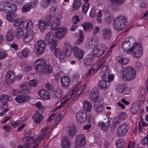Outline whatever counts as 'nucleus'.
Here are the masks:
<instances>
[{"mask_svg":"<svg viewBox=\"0 0 148 148\" xmlns=\"http://www.w3.org/2000/svg\"><path fill=\"white\" fill-rule=\"evenodd\" d=\"M85 31H90L92 29V25L91 23L87 22L82 25Z\"/></svg>","mask_w":148,"mask_h":148,"instance_id":"obj_35","label":"nucleus"},{"mask_svg":"<svg viewBox=\"0 0 148 148\" xmlns=\"http://www.w3.org/2000/svg\"><path fill=\"white\" fill-rule=\"evenodd\" d=\"M74 56L79 59L82 58L84 56V52L81 49L76 46H74L73 48Z\"/></svg>","mask_w":148,"mask_h":148,"instance_id":"obj_15","label":"nucleus"},{"mask_svg":"<svg viewBox=\"0 0 148 148\" xmlns=\"http://www.w3.org/2000/svg\"><path fill=\"white\" fill-rule=\"evenodd\" d=\"M30 51L27 48H26L22 50L21 54L24 57H27L28 56L29 53Z\"/></svg>","mask_w":148,"mask_h":148,"instance_id":"obj_58","label":"nucleus"},{"mask_svg":"<svg viewBox=\"0 0 148 148\" xmlns=\"http://www.w3.org/2000/svg\"><path fill=\"white\" fill-rule=\"evenodd\" d=\"M104 63H102L101 62L99 63V68L101 69L100 75L101 77L103 79H106L107 76L109 74V71L108 69V66L107 65H103Z\"/></svg>","mask_w":148,"mask_h":148,"instance_id":"obj_7","label":"nucleus"},{"mask_svg":"<svg viewBox=\"0 0 148 148\" xmlns=\"http://www.w3.org/2000/svg\"><path fill=\"white\" fill-rule=\"evenodd\" d=\"M35 105L36 107L39 108V109L42 110L45 108L44 106L43 105L42 103L40 101H38L35 104Z\"/></svg>","mask_w":148,"mask_h":148,"instance_id":"obj_63","label":"nucleus"},{"mask_svg":"<svg viewBox=\"0 0 148 148\" xmlns=\"http://www.w3.org/2000/svg\"><path fill=\"white\" fill-rule=\"evenodd\" d=\"M38 82L37 80L33 79L29 82V84L31 86L33 87H35L37 85Z\"/></svg>","mask_w":148,"mask_h":148,"instance_id":"obj_62","label":"nucleus"},{"mask_svg":"<svg viewBox=\"0 0 148 148\" xmlns=\"http://www.w3.org/2000/svg\"><path fill=\"white\" fill-rule=\"evenodd\" d=\"M93 62V58L91 55H87L84 58V64L87 66L91 65Z\"/></svg>","mask_w":148,"mask_h":148,"instance_id":"obj_25","label":"nucleus"},{"mask_svg":"<svg viewBox=\"0 0 148 148\" xmlns=\"http://www.w3.org/2000/svg\"><path fill=\"white\" fill-rule=\"evenodd\" d=\"M71 80L70 78L66 76H63L61 79V83L62 87L67 89L70 85Z\"/></svg>","mask_w":148,"mask_h":148,"instance_id":"obj_17","label":"nucleus"},{"mask_svg":"<svg viewBox=\"0 0 148 148\" xmlns=\"http://www.w3.org/2000/svg\"><path fill=\"white\" fill-rule=\"evenodd\" d=\"M116 60L120 63L123 64H126L128 62V60L126 58H121L120 56L116 58Z\"/></svg>","mask_w":148,"mask_h":148,"instance_id":"obj_46","label":"nucleus"},{"mask_svg":"<svg viewBox=\"0 0 148 148\" xmlns=\"http://www.w3.org/2000/svg\"><path fill=\"white\" fill-rule=\"evenodd\" d=\"M135 42L134 39L132 38H130L124 40L122 45L123 50H125L128 54L132 52V47H130L131 46L134 44V43Z\"/></svg>","mask_w":148,"mask_h":148,"instance_id":"obj_4","label":"nucleus"},{"mask_svg":"<svg viewBox=\"0 0 148 148\" xmlns=\"http://www.w3.org/2000/svg\"><path fill=\"white\" fill-rule=\"evenodd\" d=\"M38 24L39 28L41 31L42 32L44 31L47 26L46 23L40 19L38 21Z\"/></svg>","mask_w":148,"mask_h":148,"instance_id":"obj_34","label":"nucleus"},{"mask_svg":"<svg viewBox=\"0 0 148 148\" xmlns=\"http://www.w3.org/2000/svg\"><path fill=\"white\" fill-rule=\"evenodd\" d=\"M36 3L34 1H32L28 4H26L22 8V11L23 12H26L29 11L31 9L34 8Z\"/></svg>","mask_w":148,"mask_h":148,"instance_id":"obj_21","label":"nucleus"},{"mask_svg":"<svg viewBox=\"0 0 148 148\" xmlns=\"http://www.w3.org/2000/svg\"><path fill=\"white\" fill-rule=\"evenodd\" d=\"M50 2L47 0H42L41 2V5L43 7L46 8L50 4Z\"/></svg>","mask_w":148,"mask_h":148,"instance_id":"obj_53","label":"nucleus"},{"mask_svg":"<svg viewBox=\"0 0 148 148\" xmlns=\"http://www.w3.org/2000/svg\"><path fill=\"white\" fill-rule=\"evenodd\" d=\"M140 44H134L132 47V52L133 55L136 58L140 57L142 54L143 49Z\"/></svg>","mask_w":148,"mask_h":148,"instance_id":"obj_6","label":"nucleus"},{"mask_svg":"<svg viewBox=\"0 0 148 148\" xmlns=\"http://www.w3.org/2000/svg\"><path fill=\"white\" fill-rule=\"evenodd\" d=\"M46 47L45 42L42 40L38 41L35 47V51L36 55H40L44 52Z\"/></svg>","mask_w":148,"mask_h":148,"instance_id":"obj_5","label":"nucleus"},{"mask_svg":"<svg viewBox=\"0 0 148 148\" xmlns=\"http://www.w3.org/2000/svg\"><path fill=\"white\" fill-rule=\"evenodd\" d=\"M0 100L1 101H11L12 100V98L11 97L8 95H2L0 96Z\"/></svg>","mask_w":148,"mask_h":148,"instance_id":"obj_40","label":"nucleus"},{"mask_svg":"<svg viewBox=\"0 0 148 148\" xmlns=\"http://www.w3.org/2000/svg\"><path fill=\"white\" fill-rule=\"evenodd\" d=\"M67 131L68 134L71 136L73 137L76 134V131L75 127L73 125L68 127Z\"/></svg>","mask_w":148,"mask_h":148,"instance_id":"obj_29","label":"nucleus"},{"mask_svg":"<svg viewBox=\"0 0 148 148\" xmlns=\"http://www.w3.org/2000/svg\"><path fill=\"white\" fill-rule=\"evenodd\" d=\"M52 71V67L50 65H46L44 67L42 72L43 73L45 74H49Z\"/></svg>","mask_w":148,"mask_h":148,"instance_id":"obj_33","label":"nucleus"},{"mask_svg":"<svg viewBox=\"0 0 148 148\" xmlns=\"http://www.w3.org/2000/svg\"><path fill=\"white\" fill-rule=\"evenodd\" d=\"M16 76L12 71H8L5 75V82L8 84H11L15 81Z\"/></svg>","mask_w":148,"mask_h":148,"instance_id":"obj_9","label":"nucleus"},{"mask_svg":"<svg viewBox=\"0 0 148 148\" xmlns=\"http://www.w3.org/2000/svg\"><path fill=\"white\" fill-rule=\"evenodd\" d=\"M69 54H68V53L65 51V50H62L61 53L59 57L60 60L61 62H63L64 61V59L68 55L69 56Z\"/></svg>","mask_w":148,"mask_h":148,"instance_id":"obj_39","label":"nucleus"},{"mask_svg":"<svg viewBox=\"0 0 148 148\" xmlns=\"http://www.w3.org/2000/svg\"><path fill=\"white\" fill-rule=\"evenodd\" d=\"M30 99V97L27 95H20L18 96L15 99L17 102L21 103L28 101Z\"/></svg>","mask_w":148,"mask_h":148,"instance_id":"obj_23","label":"nucleus"},{"mask_svg":"<svg viewBox=\"0 0 148 148\" xmlns=\"http://www.w3.org/2000/svg\"><path fill=\"white\" fill-rule=\"evenodd\" d=\"M48 129L47 128H44L42 129L41 130L42 134L38 136L39 140L40 141H41L45 137V134L47 131Z\"/></svg>","mask_w":148,"mask_h":148,"instance_id":"obj_43","label":"nucleus"},{"mask_svg":"<svg viewBox=\"0 0 148 148\" xmlns=\"http://www.w3.org/2000/svg\"><path fill=\"white\" fill-rule=\"evenodd\" d=\"M126 142L123 139H120L117 141L116 143L117 148H124Z\"/></svg>","mask_w":148,"mask_h":148,"instance_id":"obj_37","label":"nucleus"},{"mask_svg":"<svg viewBox=\"0 0 148 148\" xmlns=\"http://www.w3.org/2000/svg\"><path fill=\"white\" fill-rule=\"evenodd\" d=\"M62 148H70L71 141L68 136H66L63 137L62 140Z\"/></svg>","mask_w":148,"mask_h":148,"instance_id":"obj_18","label":"nucleus"},{"mask_svg":"<svg viewBox=\"0 0 148 148\" xmlns=\"http://www.w3.org/2000/svg\"><path fill=\"white\" fill-rule=\"evenodd\" d=\"M33 27V23L30 20L27 21L26 22V27L27 29L28 30H31Z\"/></svg>","mask_w":148,"mask_h":148,"instance_id":"obj_56","label":"nucleus"},{"mask_svg":"<svg viewBox=\"0 0 148 148\" xmlns=\"http://www.w3.org/2000/svg\"><path fill=\"white\" fill-rule=\"evenodd\" d=\"M87 116L86 113L83 111H80L77 112L76 114V120L79 123H83L85 121Z\"/></svg>","mask_w":148,"mask_h":148,"instance_id":"obj_8","label":"nucleus"},{"mask_svg":"<svg viewBox=\"0 0 148 148\" xmlns=\"http://www.w3.org/2000/svg\"><path fill=\"white\" fill-rule=\"evenodd\" d=\"M93 90V91L90 94L89 98L90 100L93 102L94 103L100 100L99 99V90L97 88H94Z\"/></svg>","mask_w":148,"mask_h":148,"instance_id":"obj_11","label":"nucleus"},{"mask_svg":"<svg viewBox=\"0 0 148 148\" xmlns=\"http://www.w3.org/2000/svg\"><path fill=\"white\" fill-rule=\"evenodd\" d=\"M35 35V32L32 30H28L23 38V41L28 42L31 41Z\"/></svg>","mask_w":148,"mask_h":148,"instance_id":"obj_13","label":"nucleus"},{"mask_svg":"<svg viewBox=\"0 0 148 148\" xmlns=\"http://www.w3.org/2000/svg\"><path fill=\"white\" fill-rule=\"evenodd\" d=\"M128 130V127L127 124L123 123L121 124L118 127L117 134L119 136L125 135Z\"/></svg>","mask_w":148,"mask_h":148,"instance_id":"obj_10","label":"nucleus"},{"mask_svg":"<svg viewBox=\"0 0 148 148\" xmlns=\"http://www.w3.org/2000/svg\"><path fill=\"white\" fill-rule=\"evenodd\" d=\"M127 18L124 16H120L116 17L113 22L114 29L118 31L122 30L127 23Z\"/></svg>","mask_w":148,"mask_h":148,"instance_id":"obj_2","label":"nucleus"},{"mask_svg":"<svg viewBox=\"0 0 148 148\" xmlns=\"http://www.w3.org/2000/svg\"><path fill=\"white\" fill-rule=\"evenodd\" d=\"M58 9V8L57 6L55 5L52 6L50 8L49 12L53 15L57 13Z\"/></svg>","mask_w":148,"mask_h":148,"instance_id":"obj_51","label":"nucleus"},{"mask_svg":"<svg viewBox=\"0 0 148 148\" xmlns=\"http://www.w3.org/2000/svg\"><path fill=\"white\" fill-rule=\"evenodd\" d=\"M95 70V69L94 68H92L91 70L89 71L84 76V79H86L92 75L94 73Z\"/></svg>","mask_w":148,"mask_h":148,"instance_id":"obj_61","label":"nucleus"},{"mask_svg":"<svg viewBox=\"0 0 148 148\" xmlns=\"http://www.w3.org/2000/svg\"><path fill=\"white\" fill-rule=\"evenodd\" d=\"M93 109L97 113L101 112L103 109V103L102 101L100 100L94 103Z\"/></svg>","mask_w":148,"mask_h":148,"instance_id":"obj_14","label":"nucleus"},{"mask_svg":"<svg viewBox=\"0 0 148 148\" xmlns=\"http://www.w3.org/2000/svg\"><path fill=\"white\" fill-rule=\"evenodd\" d=\"M73 49L69 43H66L65 45L64 49L63 50H65V51L67 53H71L72 52Z\"/></svg>","mask_w":148,"mask_h":148,"instance_id":"obj_48","label":"nucleus"},{"mask_svg":"<svg viewBox=\"0 0 148 148\" xmlns=\"http://www.w3.org/2000/svg\"><path fill=\"white\" fill-rule=\"evenodd\" d=\"M16 36L17 38H21L23 35V32L22 28L19 27L16 30Z\"/></svg>","mask_w":148,"mask_h":148,"instance_id":"obj_38","label":"nucleus"},{"mask_svg":"<svg viewBox=\"0 0 148 148\" xmlns=\"http://www.w3.org/2000/svg\"><path fill=\"white\" fill-rule=\"evenodd\" d=\"M110 85V83L109 82L101 80L99 82L98 86L101 89H105L109 87Z\"/></svg>","mask_w":148,"mask_h":148,"instance_id":"obj_28","label":"nucleus"},{"mask_svg":"<svg viewBox=\"0 0 148 148\" xmlns=\"http://www.w3.org/2000/svg\"><path fill=\"white\" fill-rule=\"evenodd\" d=\"M10 4L11 5L10 6V12L13 14L17 9V5L15 3H13L11 2H10Z\"/></svg>","mask_w":148,"mask_h":148,"instance_id":"obj_50","label":"nucleus"},{"mask_svg":"<svg viewBox=\"0 0 148 148\" xmlns=\"http://www.w3.org/2000/svg\"><path fill=\"white\" fill-rule=\"evenodd\" d=\"M14 34L13 31L12 30H9L6 36V39L7 41H11L14 37Z\"/></svg>","mask_w":148,"mask_h":148,"instance_id":"obj_36","label":"nucleus"},{"mask_svg":"<svg viewBox=\"0 0 148 148\" xmlns=\"http://www.w3.org/2000/svg\"><path fill=\"white\" fill-rule=\"evenodd\" d=\"M32 134V132L31 131H30L26 134H25V137L22 140V141L23 142H24L25 143H29V146L34 138V137L33 136H31L30 137H29V136L30 135Z\"/></svg>","mask_w":148,"mask_h":148,"instance_id":"obj_26","label":"nucleus"},{"mask_svg":"<svg viewBox=\"0 0 148 148\" xmlns=\"http://www.w3.org/2000/svg\"><path fill=\"white\" fill-rule=\"evenodd\" d=\"M60 21L59 18H54L52 21L51 28L53 30H55L59 29L60 26Z\"/></svg>","mask_w":148,"mask_h":148,"instance_id":"obj_24","label":"nucleus"},{"mask_svg":"<svg viewBox=\"0 0 148 148\" xmlns=\"http://www.w3.org/2000/svg\"><path fill=\"white\" fill-rule=\"evenodd\" d=\"M58 30L56 32V37L57 39H60L63 37L67 31V29L65 28L61 27L58 29Z\"/></svg>","mask_w":148,"mask_h":148,"instance_id":"obj_22","label":"nucleus"},{"mask_svg":"<svg viewBox=\"0 0 148 148\" xmlns=\"http://www.w3.org/2000/svg\"><path fill=\"white\" fill-rule=\"evenodd\" d=\"M7 56L6 52L4 51H0V60L2 59L5 58Z\"/></svg>","mask_w":148,"mask_h":148,"instance_id":"obj_64","label":"nucleus"},{"mask_svg":"<svg viewBox=\"0 0 148 148\" xmlns=\"http://www.w3.org/2000/svg\"><path fill=\"white\" fill-rule=\"evenodd\" d=\"M38 94L42 98L47 100L50 99V94L49 91L43 89L40 90L38 92Z\"/></svg>","mask_w":148,"mask_h":148,"instance_id":"obj_19","label":"nucleus"},{"mask_svg":"<svg viewBox=\"0 0 148 148\" xmlns=\"http://www.w3.org/2000/svg\"><path fill=\"white\" fill-rule=\"evenodd\" d=\"M54 93L53 96L54 98L59 99L62 97V92L61 89H57V90L55 91Z\"/></svg>","mask_w":148,"mask_h":148,"instance_id":"obj_42","label":"nucleus"},{"mask_svg":"<svg viewBox=\"0 0 148 148\" xmlns=\"http://www.w3.org/2000/svg\"><path fill=\"white\" fill-rule=\"evenodd\" d=\"M83 108L84 110L86 111L90 112L92 108L91 103L87 101L83 102Z\"/></svg>","mask_w":148,"mask_h":148,"instance_id":"obj_30","label":"nucleus"},{"mask_svg":"<svg viewBox=\"0 0 148 148\" xmlns=\"http://www.w3.org/2000/svg\"><path fill=\"white\" fill-rule=\"evenodd\" d=\"M75 143L79 146L84 145L86 143L84 135L82 134L77 135L76 138Z\"/></svg>","mask_w":148,"mask_h":148,"instance_id":"obj_16","label":"nucleus"},{"mask_svg":"<svg viewBox=\"0 0 148 148\" xmlns=\"http://www.w3.org/2000/svg\"><path fill=\"white\" fill-rule=\"evenodd\" d=\"M28 83H25L21 85V88L22 90V93L23 94H28L30 92Z\"/></svg>","mask_w":148,"mask_h":148,"instance_id":"obj_31","label":"nucleus"},{"mask_svg":"<svg viewBox=\"0 0 148 148\" xmlns=\"http://www.w3.org/2000/svg\"><path fill=\"white\" fill-rule=\"evenodd\" d=\"M5 3L6 4V6H5V7L4 6V8L3 9V11L4 12L8 13L10 12V6L11 5L10 4V3H9L8 1Z\"/></svg>","mask_w":148,"mask_h":148,"instance_id":"obj_54","label":"nucleus"},{"mask_svg":"<svg viewBox=\"0 0 148 148\" xmlns=\"http://www.w3.org/2000/svg\"><path fill=\"white\" fill-rule=\"evenodd\" d=\"M43 118L42 115H40V116H37L36 117H35L33 119H34V122L36 124L40 123L42 121Z\"/></svg>","mask_w":148,"mask_h":148,"instance_id":"obj_59","label":"nucleus"},{"mask_svg":"<svg viewBox=\"0 0 148 148\" xmlns=\"http://www.w3.org/2000/svg\"><path fill=\"white\" fill-rule=\"evenodd\" d=\"M89 6V4L88 2L85 3L82 6L83 12L84 13H86L88 11Z\"/></svg>","mask_w":148,"mask_h":148,"instance_id":"obj_55","label":"nucleus"},{"mask_svg":"<svg viewBox=\"0 0 148 148\" xmlns=\"http://www.w3.org/2000/svg\"><path fill=\"white\" fill-rule=\"evenodd\" d=\"M111 2L113 4L118 5L122 4L123 1V0H110Z\"/></svg>","mask_w":148,"mask_h":148,"instance_id":"obj_60","label":"nucleus"},{"mask_svg":"<svg viewBox=\"0 0 148 148\" xmlns=\"http://www.w3.org/2000/svg\"><path fill=\"white\" fill-rule=\"evenodd\" d=\"M106 49V46L103 44H100L98 46H95L92 51V56L94 57H98L105 52Z\"/></svg>","mask_w":148,"mask_h":148,"instance_id":"obj_3","label":"nucleus"},{"mask_svg":"<svg viewBox=\"0 0 148 148\" xmlns=\"http://www.w3.org/2000/svg\"><path fill=\"white\" fill-rule=\"evenodd\" d=\"M121 75L124 80L130 81L135 77L136 71L132 68L127 67L121 73Z\"/></svg>","mask_w":148,"mask_h":148,"instance_id":"obj_1","label":"nucleus"},{"mask_svg":"<svg viewBox=\"0 0 148 148\" xmlns=\"http://www.w3.org/2000/svg\"><path fill=\"white\" fill-rule=\"evenodd\" d=\"M46 64L45 62L43 60L39 59L37 60L34 63L35 69L38 72H41Z\"/></svg>","mask_w":148,"mask_h":148,"instance_id":"obj_12","label":"nucleus"},{"mask_svg":"<svg viewBox=\"0 0 148 148\" xmlns=\"http://www.w3.org/2000/svg\"><path fill=\"white\" fill-rule=\"evenodd\" d=\"M52 16H53V15H49L46 17L44 21L46 23L47 26H49L50 25L51 23V18Z\"/></svg>","mask_w":148,"mask_h":148,"instance_id":"obj_49","label":"nucleus"},{"mask_svg":"<svg viewBox=\"0 0 148 148\" xmlns=\"http://www.w3.org/2000/svg\"><path fill=\"white\" fill-rule=\"evenodd\" d=\"M80 0H74L73 7L74 10L78 9L81 5Z\"/></svg>","mask_w":148,"mask_h":148,"instance_id":"obj_44","label":"nucleus"},{"mask_svg":"<svg viewBox=\"0 0 148 148\" xmlns=\"http://www.w3.org/2000/svg\"><path fill=\"white\" fill-rule=\"evenodd\" d=\"M139 109V106L138 105L133 106L131 109L132 113L133 114H136Z\"/></svg>","mask_w":148,"mask_h":148,"instance_id":"obj_47","label":"nucleus"},{"mask_svg":"<svg viewBox=\"0 0 148 148\" xmlns=\"http://www.w3.org/2000/svg\"><path fill=\"white\" fill-rule=\"evenodd\" d=\"M50 45V48L51 50H54L56 48L58 43V41L57 40H54L52 42Z\"/></svg>","mask_w":148,"mask_h":148,"instance_id":"obj_57","label":"nucleus"},{"mask_svg":"<svg viewBox=\"0 0 148 148\" xmlns=\"http://www.w3.org/2000/svg\"><path fill=\"white\" fill-rule=\"evenodd\" d=\"M148 125V124L144 121H140L138 123V127L140 131L142 130L143 127L146 126Z\"/></svg>","mask_w":148,"mask_h":148,"instance_id":"obj_52","label":"nucleus"},{"mask_svg":"<svg viewBox=\"0 0 148 148\" xmlns=\"http://www.w3.org/2000/svg\"><path fill=\"white\" fill-rule=\"evenodd\" d=\"M110 125V122L109 121L105 123L102 121H100L98 123V125L99 127L104 131L107 130L109 127Z\"/></svg>","mask_w":148,"mask_h":148,"instance_id":"obj_27","label":"nucleus"},{"mask_svg":"<svg viewBox=\"0 0 148 148\" xmlns=\"http://www.w3.org/2000/svg\"><path fill=\"white\" fill-rule=\"evenodd\" d=\"M54 38V35L53 33L51 32H49L46 34L45 39L46 41L48 42V43H51Z\"/></svg>","mask_w":148,"mask_h":148,"instance_id":"obj_32","label":"nucleus"},{"mask_svg":"<svg viewBox=\"0 0 148 148\" xmlns=\"http://www.w3.org/2000/svg\"><path fill=\"white\" fill-rule=\"evenodd\" d=\"M24 21V19L22 18L16 19L14 21L13 25L14 26H18L22 25Z\"/></svg>","mask_w":148,"mask_h":148,"instance_id":"obj_45","label":"nucleus"},{"mask_svg":"<svg viewBox=\"0 0 148 148\" xmlns=\"http://www.w3.org/2000/svg\"><path fill=\"white\" fill-rule=\"evenodd\" d=\"M103 38L104 40H109L111 38L112 32L110 29L105 28L102 31Z\"/></svg>","mask_w":148,"mask_h":148,"instance_id":"obj_20","label":"nucleus"},{"mask_svg":"<svg viewBox=\"0 0 148 148\" xmlns=\"http://www.w3.org/2000/svg\"><path fill=\"white\" fill-rule=\"evenodd\" d=\"M79 33L80 37L75 42V43L76 45H80L82 42L84 36L83 35V31L81 30H80L79 31Z\"/></svg>","mask_w":148,"mask_h":148,"instance_id":"obj_41","label":"nucleus"}]
</instances>
